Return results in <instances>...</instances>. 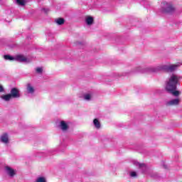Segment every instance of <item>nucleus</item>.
I'll use <instances>...</instances> for the list:
<instances>
[{"label":"nucleus","mask_w":182,"mask_h":182,"mask_svg":"<svg viewBox=\"0 0 182 182\" xmlns=\"http://www.w3.org/2000/svg\"><path fill=\"white\" fill-rule=\"evenodd\" d=\"M177 83H178V77L173 74L166 84V90L173 96L180 95V91L176 90L177 89Z\"/></svg>","instance_id":"f257e3e1"},{"label":"nucleus","mask_w":182,"mask_h":182,"mask_svg":"<svg viewBox=\"0 0 182 182\" xmlns=\"http://www.w3.org/2000/svg\"><path fill=\"white\" fill-rule=\"evenodd\" d=\"M18 97H21V94L19 93V89L16 87H13L9 94L1 96V99L6 102H9L11 99H18Z\"/></svg>","instance_id":"f03ea898"},{"label":"nucleus","mask_w":182,"mask_h":182,"mask_svg":"<svg viewBox=\"0 0 182 182\" xmlns=\"http://www.w3.org/2000/svg\"><path fill=\"white\" fill-rule=\"evenodd\" d=\"M164 6H162V12L164 14H173L176 11V8L171 4L167 2L163 3Z\"/></svg>","instance_id":"7ed1b4c3"},{"label":"nucleus","mask_w":182,"mask_h":182,"mask_svg":"<svg viewBox=\"0 0 182 182\" xmlns=\"http://www.w3.org/2000/svg\"><path fill=\"white\" fill-rule=\"evenodd\" d=\"M180 66L178 64H173L171 65H164L163 67L164 70H166V72H173V70H176Z\"/></svg>","instance_id":"20e7f679"},{"label":"nucleus","mask_w":182,"mask_h":182,"mask_svg":"<svg viewBox=\"0 0 182 182\" xmlns=\"http://www.w3.org/2000/svg\"><path fill=\"white\" fill-rule=\"evenodd\" d=\"M5 170L10 177H14L16 175V172H15V170L9 166H6Z\"/></svg>","instance_id":"39448f33"},{"label":"nucleus","mask_w":182,"mask_h":182,"mask_svg":"<svg viewBox=\"0 0 182 182\" xmlns=\"http://www.w3.org/2000/svg\"><path fill=\"white\" fill-rule=\"evenodd\" d=\"M180 103V99H174L169 101L167 105L168 106H177Z\"/></svg>","instance_id":"423d86ee"},{"label":"nucleus","mask_w":182,"mask_h":182,"mask_svg":"<svg viewBox=\"0 0 182 182\" xmlns=\"http://www.w3.org/2000/svg\"><path fill=\"white\" fill-rule=\"evenodd\" d=\"M14 60H17L18 62H26V58L22 55H18L14 58Z\"/></svg>","instance_id":"0eeeda50"},{"label":"nucleus","mask_w":182,"mask_h":182,"mask_svg":"<svg viewBox=\"0 0 182 182\" xmlns=\"http://www.w3.org/2000/svg\"><path fill=\"white\" fill-rule=\"evenodd\" d=\"M60 129L65 132L69 129V126H68V124L65 121H61L60 124Z\"/></svg>","instance_id":"6e6552de"},{"label":"nucleus","mask_w":182,"mask_h":182,"mask_svg":"<svg viewBox=\"0 0 182 182\" xmlns=\"http://www.w3.org/2000/svg\"><path fill=\"white\" fill-rule=\"evenodd\" d=\"M1 141L2 143H5L6 144L9 143V139L8 137V134L5 133L1 136Z\"/></svg>","instance_id":"1a4fd4ad"},{"label":"nucleus","mask_w":182,"mask_h":182,"mask_svg":"<svg viewBox=\"0 0 182 182\" xmlns=\"http://www.w3.org/2000/svg\"><path fill=\"white\" fill-rule=\"evenodd\" d=\"M55 22L57 25H63V23H65V18H58L55 20Z\"/></svg>","instance_id":"9d476101"},{"label":"nucleus","mask_w":182,"mask_h":182,"mask_svg":"<svg viewBox=\"0 0 182 182\" xmlns=\"http://www.w3.org/2000/svg\"><path fill=\"white\" fill-rule=\"evenodd\" d=\"M85 22H86L87 25H92L93 22H94L93 17H92V16L87 17Z\"/></svg>","instance_id":"9b49d317"},{"label":"nucleus","mask_w":182,"mask_h":182,"mask_svg":"<svg viewBox=\"0 0 182 182\" xmlns=\"http://www.w3.org/2000/svg\"><path fill=\"white\" fill-rule=\"evenodd\" d=\"M27 92L28 93H33L35 92V89L29 83L27 84Z\"/></svg>","instance_id":"f8f14e48"},{"label":"nucleus","mask_w":182,"mask_h":182,"mask_svg":"<svg viewBox=\"0 0 182 182\" xmlns=\"http://www.w3.org/2000/svg\"><path fill=\"white\" fill-rule=\"evenodd\" d=\"M94 126H95L96 129H99L100 127V122H99V119H95L93 120Z\"/></svg>","instance_id":"ddd939ff"},{"label":"nucleus","mask_w":182,"mask_h":182,"mask_svg":"<svg viewBox=\"0 0 182 182\" xmlns=\"http://www.w3.org/2000/svg\"><path fill=\"white\" fill-rule=\"evenodd\" d=\"M16 4L21 6H25V5H26V1L25 0H16Z\"/></svg>","instance_id":"4468645a"},{"label":"nucleus","mask_w":182,"mask_h":182,"mask_svg":"<svg viewBox=\"0 0 182 182\" xmlns=\"http://www.w3.org/2000/svg\"><path fill=\"white\" fill-rule=\"evenodd\" d=\"M4 59L6 60H15V58L9 55H4Z\"/></svg>","instance_id":"2eb2a0df"},{"label":"nucleus","mask_w":182,"mask_h":182,"mask_svg":"<svg viewBox=\"0 0 182 182\" xmlns=\"http://www.w3.org/2000/svg\"><path fill=\"white\" fill-rule=\"evenodd\" d=\"M36 182H46V178H45V177H39L36 180Z\"/></svg>","instance_id":"dca6fc26"},{"label":"nucleus","mask_w":182,"mask_h":182,"mask_svg":"<svg viewBox=\"0 0 182 182\" xmlns=\"http://www.w3.org/2000/svg\"><path fill=\"white\" fill-rule=\"evenodd\" d=\"M91 97H92V96L90 94H85L84 95V99L85 100H90Z\"/></svg>","instance_id":"f3484780"},{"label":"nucleus","mask_w":182,"mask_h":182,"mask_svg":"<svg viewBox=\"0 0 182 182\" xmlns=\"http://www.w3.org/2000/svg\"><path fill=\"white\" fill-rule=\"evenodd\" d=\"M36 72L37 73H42V72H43V69H42V68H37L36 69Z\"/></svg>","instance_id":"a211bd4d"},{"label":"nucleus","mask_w":182,"mask_h":182,"mask_svg":"<svg viewBox=\"0 0 182 182\" xmlns=\"http://www.w3.org/2000/svg\"><path fill=\"white\" fill-rule=\"evenodd\" d=\"M131 177H136V176H137V173H136V172H131L130 173Z\"/></svg>","instance_id":"6ab92c4d"},{"label":"nucleus","mask_w":182,"mask_h":182,"mask_svg":"<svg viewBox=\"0 0 182 182\" xmlns=\"http://www.w3.org/2000/svg\"><path fill=\"white\" fill-rule=\"evenodd\" d=\"M4 92V87L2 85H0V92Z\"/></svg>","instance_id":"aec40b11"},{"label":"nucleus","mask_w":182,"mask_h":182,"mask_svg":"<svg viewBox=\"0 0 182 182\" xmlns=\"http://www.w3.org/2000/svg\"><path fill=\"white\" fill-rule=\"evenodd\" d=\"M139 167H144V164H140Z\"/></svg>","instance_id":"412c9836"}]
</instances>
